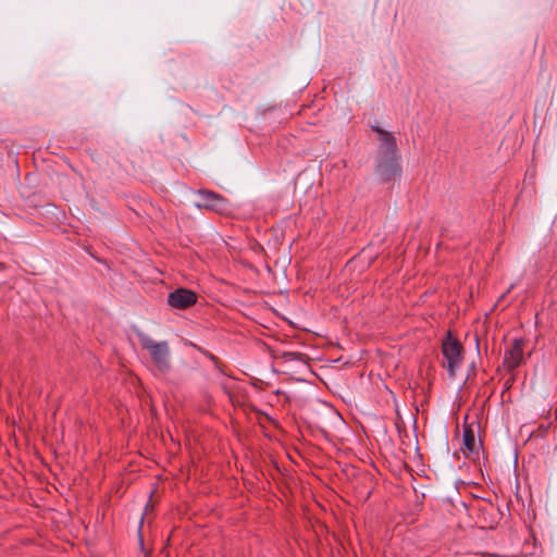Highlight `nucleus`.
<instances>
[{
  "label": "nucleus",
  "instance_id": "f257e3e1",
  "mask_svg": "<svg viewBox=\"0 0 557 557\" xmlns=\"http://www.w3.org/2000/svg\"><path fill=\"white\" fill-rule=\"evenodd\" d=\"M141 347L149 352L156 370L168 373L171 370V350L166 341L157 342L145 333H138Z\"/></svg>",
  "mask_w": 557,
  "mask_h": 557
},
{
  "label": "nucleus",
  "instance_id": "f03ea898",
  "mask_svg": "<svg viewBox=\"0 0 557 557\" xmlns=\"http://www.w3.org/2000/svg\"><path fill=\"white\" fill-rule=\"evenodd\" d=\"M442 352L444 357L443 366L446 368L449 376L454 377L462 364V346L448 333L447 337L443 341Z\"/></svg>",
  "mask_w": 557,
  "mask_h": 557
},
{
  "label": "nucleus",
  "instance_id": "7ed1b4c3",
  "mask_svg": "<svg viewBox=\"0 0 557 557\" xmlns=\"http://www.w3.org/2000/svg\"><path fill=\"white\" fill-rule=\"evenodd\" d=\"M200 201L196 206L200 209L211 210L220 214H228L231 206L228 201L220 194L208 189H200L197 191Z\"/></svg>",
  "mask_w": 557,
  "mask_h": 557
},
{
  "label": "nucleus",
  "instance_id": "20e7f679",
  "mask_svg": "<svg viewBox=\"0 0 557 557\" xmlns=\"http://www.w3.org/2000/svg\"><path fill=\"white\" fill-rule=\"evenodd\" d=\"M376 172L383 181H391L400 173V168L397 162V154L394 156H380Z\"/></svg>",
  "mask_w": 557,
  "mask_h": 557
},
{
  "label": "nucleus",
  "instance_id": "39448f33",
  "mask_svg": "<svg viewBox=\"0 0 557 557\" xmlns=\"http://www.w3.org/2000/svg\"><path fill=\"white\" fill-rule=\"evenodd\" d=\"M197 301V295L186 288H178L168 296V304L175 309H186Z\"/></svg>",
  "mask_w": 557,
  "mask_h": 557
},
{
  "label": "nucleus",
  "instance_id": "423d86ee",
  "mask_svg": "<svg viewBox=\"0 0 557 557\" xmlns=\"http://www.w3.org/2000/svg\"><path fill=\"white\" fill-rule=\"evenodd\" d=\"M372 129L376 132L380 141L379 157L397 154V144L394 135L379 126H373Z\"/></svg>",
  "mask_w": 557,
  "mask_h": 557
},
{
  "label": "nucleus",
  "instance_id": "0eeeda50",
  "mask_svg": "<svg viewBox=\"0 0 557 557\" xmlns=\"http://www.w3.org/2000/svg\"><path fill=\"white\" fill-rule=\"evenodd\" d=\"M523 359V339L516 338L512 341L509 349L505 351L504 364L509 369L513 370L520 366Z\"/></svg>",
  "mask_w": 557,
  "mask_h": 557
},
{
  "label": "nucleus",
  "instance_id": "6e6552de",
  "mask_svg": "<svg viewBox=\"0 0 557 557\" xmlns=\"http://www.w3.org/2000/svg\"><path fill=\"white\" fill-rule=\"evenodd\" d=\"M462 445L465 453L472 454L475 450V435L470 426H465L462 431Z\"/></svg>",
  "mask_w": 557,
  "mask_h": 557
},
{
  "label": "nucleus",
  "instance_id": "1a4fd4ad",
  "mask_svg": "<svg viewBox=\"0 0 557 557\" xmlns=\"http://www.w3.org/2000/svg\"><path fill=\"white\" fill-rule=\"evenodd\" d=\"M284 358L286 360H300L301 359V354H298V352H285L284 354Z\"/></svg>",
  "mask_w": 557,
  "mask_h": 557
}]
</instances>
